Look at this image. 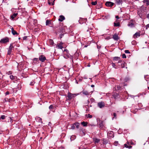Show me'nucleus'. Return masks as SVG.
Wrapping results in <instances>:
<instances>
[{
    "instance_id": "nucleus-1",
    "label": "nucleus",
    "mask_w": 149,
    "mask_h": 149,
    "mask_svg": "<svg viewBox=\"0 0 149 149\" xmlns=\"http://www.w3.org/2000/svg\"><path fill=\"white\" fill-rule=\"evenodd\" d=\"M136 23L135 21L133 19L130 20L127 24V26L130 27H133L135 26V24Z\"/></svg>"
},
{
    "instance_id": "nucleus-2",
    "label": "nucleus",
    "mask_w": 149,
    "mask_h": 149,
    "mask_svg": "<svg viewBox=\"0 0 149 149\" xmlns=\"http://www.w3.org/2000/svg\"><path fill=\"white\" fill-rule=\"evenodd\" d=\"M13 43H12L10 44V46H9L8 50V51L7 54L8 55H10L12 52V50L14 48V47L13 46Z\"/></svg>"
},
{
    "instance_id": "nucleus-3",
    "label": "nucleus",
    "mask_w": 149,
    "mask_h": 149,
    "mask_svg": "<svg viewBox=\"0 0 149 149\" xmlns=\"http://www.w3.org/2000/svg\"><path fill=\"white\" fill-rule=\"evenodd\" d=\"M9 39L8 37H6L1 39L0 42L1 43H5L9 42Z\"/></svg>"
},
{
    "instance_id": "nucleus-4",
    "label": "nucleus",
    "mask_w": 149,
    "mask_h": 149,
    "mask_svg": "<svg viewBox=\"0 0 149 149\" xmlns=\"http://www.w3.org/2000/svg\"><path fill=\"white\" fill-rule=\"evenodd\" d=\"M97 107L100 108H102L105 107V103L104 102L102 101L97 103Z\"/></svg>"
},
{
    "instance_id": "nucleus-5",
    "label": "nucleus",
    "mask_w": 149,
    "mask_h": 149,
    "mask_svg": "<svg viewBox=\"0 0 149 149\" xmlns=\"http://www.w3.org/2000/svg\"><path fill=\"white\" fill-rule=\"evenodd\" d=\"M118 63H121V67L122 68H125L127 65V64L125 62L122 61L121 60H119Z\"/></svg>"
},
{
    "instance_id": "nucleus-6",
    "label": "nucleus",
    "mask_w": 149,
    "mask_h": 149,
    "mask_svg": "<svg viewBox=\"0 0 149 149\" xmlns=\"http://www.w3.org/2000/svg\"><path fill=\"white\" fill-rule=\"evenodd\" d=\"M67 97L68 98L67 99L70 100L74 97V95L73 94H72L69 92H68V95Z\"/></svg>"
},
{
    "instance_id": "nucleus-7",
    "label": "nucleus",
    "mask_w": 149,
    "mask_h": 149,
    "mask_svg": "<svg viewBox=\"0 0 149 149\" xmlns=\"http://www.w3.org/2000/svg\"><path fill=\"white\" fill-rule=\"evenodd\" d=\"M114 4V3L111 1H107L106 2L105 5L107 6L112 7Z\"/></svg>"
},
{
    "instance_id": "nucleus-8",
    "label": "nucleus",
    "mask_w": 149,
    "mask_h": 149,
    "mask_svg": "<svg viewBox=\"0 0 149 149\" xmlns=\"http://www.w3.org/2000/svg\"><path fill=\"white\" fill-rule=\"evenodd\" d=\"M39 59L40 61L43 62L46 60V57L43 55H41L40 56Z\"/></svg>"
},
{
    "instance_id": "nucleus-9",
    "label": "nucleus",
    "mask_w": 149,
    "mask_h": 149,
    "mask_svg": "<svg viewBox=\"0 0 149 149\" xmlns=\"http://www.w3.org/2000/svg\"><path fill=\"white\" fill-rule=\"evenodd\" d=\"M63 43L62 42H60L59 43H58L57 45L56 46L58 47V49H62L63 48Z\"/></svg>"
},
{
    "instance_id": "nucleus-10",
    "label": "nucleus",
    "mask_w": 149,
    "mask_h": 149,
    "mask_svg": "<svg viewBox=\"0 0 149 149\" xmlns=\"http://www.w3.org/2000/svg\"><path fill=\"white\" fill-rule=\"evenodd\" d=\"M46 25L47 26L49 25V26L50 27H52V24L51 21L48 20H46Z\"/></svg>"
},
{
    "instance_id": "nucleus-11",
    "label": "nucleus",
    "mask_w": 149,
    "mask_h": 149,
    "mask_svg": "<svg viewBox=\"0 0 149 149\" xmlns=\"http://www.w3.org/2000/svg\"><path fill=\"white\" fill-rule=\"evenodd\" d=\"M11 29L12 33L13 35H18V33L14 30V29L13 28H12Z\"/></svg>"
},
{
    "instance_id": "nucleus-12",
    "label": "nucleus",
    "mask_w": 149,
    "mask_h": 149,
    "mask_svg": "<svg viewBox=\"0 0 149 149\" xmlns=\"http://www.w3.org/2000/svg\"><path fill=\"white\" fill-rule=\"evenodd\" d=\"M113 38L115 40H117L119 39V37L117 34H115L113 36Z\"/></svg>"
},
{
    "instance_id": "nucleus-13",
    "label": "nucleus",
    "mask_w": 149,
    "mask_h": 149,
    "mask_svg": "<svg viewBox=\"0 0 149 149\" xmlns=\"http://www.w3.org/2000/svg\"><path fill=\"white\" fill-rule=\"evenodd\" d=\"M93 139L95 144L98 143L100 141V139H97L96 138H93Z\"/></svg>"
},
{
    "instance_id": "nucleus-14",
    "label": "nucleus",
    "mask_w": 149,
    "mask_h": 149,
    "mask_svg": "<svg viewBox=\"0 0 149 149\" xmlns=\"http://www.w3.org/2000/svg\"><path fill=\"white\" fill-rule=\"evenodd\" d=\"M55 0H48V3L50 5H53L54 4Z\"/></svg>"
},
{
    "instance_id": "nucleus-15",
    "label": "nucleus",
    "mask_w": 149,
    "mask_h": 149,
    "mask_svg": "<svg viewBox=\"0 0 149 149\" xmlns=\"http://www.w3.org/2000/svg\"><path fill=\"white\" fill-rule=\"evenodd\" d=\"M65 19L63 15H60L58 19V21L60 22H62Z\"/></svg>"
},
{
    "instance_id": "nucleus-16",
    "label": "nucleus",
    "mask_w": 149,
    "mask_h": 149,
    "mask_svg": "<svg viewBox=\"0 0 149 149\" xmlns=\"http://www.w3.org/2000/svg\"><path fill=\"white\" fill-rule=\"evenodd\" d=\"M10 77L11 80H15L17 78V77L16 76H13V75H10Z\"/></svg>"
},
{
    "instance_id": "nucleus-17",
    "label": "nucleus",
    "mask_w": 149,
    "mask_h": 149,
    "mask_svg": "<svg viewBox=\"0 0 149 149\" xmlns=\"http://www.w3.org/2000/svg\"><path fill=\"white\" fill-rule=\"evenodd\" d=\"M140 33L136 32L134 35V38H136L140 36Z\"/></svg>"
},
{
    "instance_id": "nucleus-18",
    "label": "nucleus",
    "mask_w": 149,
    "mask_h": 149,
    "mask_svg": "<svg viewBox=\"0 0 149 149\" xmlns=\"http://www.w3.org/2000/svg\"><path fill=\"white\" fill-rule=\"evenodd\" d=\"M123 2V0H116V3L118 5H120L122 4Z\"/></svg>"
},
{
    "instance_id": "nucleus-19",
    "label": "nucleus",
    "mask_w": 149,
    "mask_h": 149,
    "mask_svg": "<svg viewBox=\"0 0 149 149\" xmlns=\"http://www.w3.org/2000/svg\"><path fill=\"white\" fill-rule=\"evenodd\" d=\"M17 15V13H13L11 16V18L12 20L14 19L15 17Z\"/></svg>"
},
{
    "instance_id": "nucleus-20",
    "label": "nucleus",
    "mask_w": 149,
    "mask_h": 149,
    "mask_svg": "<svg viewBox=\"0 0 149 149\" xmlns=\"http://www.w3.org/2000/svg\"><path fill=\"white\" fill-rule=\"evenodd\" d=\"M74 124L75 125V126L78 129L79 128V125H80V124L79 123L76 122L74 123Z\"/></svg>"
},
{
    "instance_id": "nucleus-21",
    "label": "nucleus",
    "mask_w": 149,
    "mask_h": 149,
    "mask_svg": "<svg viewBox=\"0 0 149 149\" xmlns=\"http://www.w3.org/2000/svg\"><path fill=\"white\" fill-rule=\"evenodd\" d=\"M81 124L83 125V126L84 127H86L87 126L88 123L87 122H85L84 121H83L81 123Z\"/></svg>"
},
{
    "instance_id": "nucleus-22",
    "label": "nucleus",
    "mask_w": 149,
    "mask_h": 149,
    "mask_svg": "<svg viewBox=\"0 0 149 149\" xmlns=\"http://www.w3.org/2000/svg\"><path fill=\"white\" fill-rule=\"evenodd\" d=\"M107 135L109 136L110 137H113L114 136L113 132L108 133Z\"/></svg>"
},
{
    "instance_id": "nucleus-23",
    "label": "nucleus",
    "mask_w": 149,
    "mask_h": 149,
    "mask_svg": "<svg viewBox=\"0 0 149 149\" xmlns=\"http://www.w3.org/2000/svg\"><path fill=\"white\" fill-rule=\"evenodd\" d=\"M99 125L100 127L102 128L103 127V122L102 121H100L99 124Z\"/></svg>"
},
{
    "instance_id": "nucleus-24",
    "label": "nucleus",
    "mask_w": 149,
    "mask_h": 149,
    "mask_svg": "<svg viewBox=\"0 0 149 149\" xmlns=\"http://www.w3.org/2000/svg\"><path fill=\"white\" fill-rule=\"evenodd\" d=\"M120 59V58L118 57H115L113 58V60L116 61L119 60Z\"/></svg>"
},
{
    "instance_id": "nucleus-25",
    "label": "nucleus",
    "mask_w": 149,
    "mask_h": 149,
    "mask_svg": "<svg viewBox=\"0 0 149 149\" xmlns=\"http://www.w3.org/2000/svg\"><path fill=\"white\" fill-rule=\"evenodd\" d=\"M83 94L86 95H89V93H88L87 91H83L82 92Z\"/></svg>"
},
{
    "instance_id": "nucleus-26",
    "label": "nucleus",
    "mask_w": 149,
    "mask_h": 149,
    "mask_svg": "<svg viewBox=\"0 0 149 149\" xmlns=\"http://www.w3.org/2000/svg\"><path fill=\"white\" fill-rule=\"evenodd\" d=\"M144 78L147 81H148V80H149V75H146L145 76Z\"/></svg>"
},
{
    "instance_id": "nucleus-27",
    "label": "nucleus",
    "mask_w": 149,
    "mask_h": 149,
    "mask_svg": "<svg viewBox=\"0 0 149 149\" xmlns=\"http://www.w3.org/2000/svg\"><path fill=\"white\" fill-rule=\"evenodd\" d=\"M76 138V136L75 135H72L71 136L70 139L71 141L73 140Z\"/></svg>"
},
{
    "instance_id": "nucleus-28",
    "label": "nucleus",
    "mask_w": 149,
    "mask_h": 149,
    "mask_svg": "<svg viewBox=\"0 0 149 149\" xmlns=\"http://www.w3.org/2000/svg\"><path fill=\"white\" fill-rule=\"evenodd\" d=\"M124 146L125 147L128 148L129 149L131 148L132 147V146H128L126 144H124Z\"/></svg>"
},
{
    "instance_id": "nucleus-29",
    "label": "nucleus",
    "mask_w": 149,
    "mask_h": 149,
    "mask_svg": "<svg viewBox=\"0 0 149 149\" xmlns=\"http://www.w3.org/2000/svg\"><path fill=\"white\" fill-rule=\"evenodd\" d=\"M143 2L144 3L146 2V4L147 6H148L149 5V0H144Z\"/></svg>"
},
{
    "instance_id": "nucleus-30",
    "label": "nucleus",
    "mask_w": 149,
    "mask_h": 149,
    "mask_svg": "<svg viewBox=\"0 0 149 149\" xmlns=\"http://www.w3.org/2000/svg\"><path fill=\"white\" fill-rule=\"evenodd\" d=\"M121 88V87L119 86H117L116 87H115V90H120Z\"/></svg>"
},
{
    "instance_id": "nucleus-31",
    "label": "nucleus",
    "mask_w": 149,
    "mask_h": 149,
    "mask_svg": "<svg viewBox=\"0 0 149 149\" xmlns=\"http://www.w3.org/2000/svg\"><path fill=\"white\" fill-rule=\"evenodd\" d=\"M114 26H120V23L119 22H118L117 23L114 22Z\"/></svg>"
},
{
    "instance_id": "nucleus-32",
    "label": "nucleus",
    "mask_w": 149,
    "mask_h": 149,
    "mask_svg": "<svg viewBox=\"0 0 149 149\" xmlns=\"http://www.w3.org/2000/svg\"><path fill=\"white\" fill-rule=\"evenodd\" d=\"M97 4V1H95V2H91V4L93 6H95Z\"/></svg>"
},
{
    "instance_id": "nucleus-33",
    "label": "nucleus",
    "mask_w": 149,
    "mask_h": 149,
    "mask_svg": "<svg viewBox=\"0 0 149 149\" xmlns=\"http://www.w3.org/2000/svg\"><path fill=\"white\" fill-rule=\"evenodd\" d=\"M49 42L51 45H53L54 42L52 40H50L49 41Z\"/></svg>"
},
{
    "instance_id": "nucleus-34",
    "label": "nucleus",
    "mask_w": 149,
    "mask_h": 149,
    "mask_svg": "<svg viewBox=\"0 0 149 149\" xmlns=\"http://www.w3.org/2000/svg\"><path fill=\"white\" fill-rule=\"evenodd\" d=\"M54 108V105L53 104L50 105L49 107V109L51 110L53 109Z\"/></svg>"
},
{
    "instance_id": "nucleus-35",
    "label": "nucleus",
    "mask_w": 149,
    "mask_h": 149,
    "mask_svg": "<svg viewBox=\"0 0 149 149\" xmlns=\"http://www.w3.org/2000/svg\"><path fill=\"white\" fill-rule=\"evenodd\" d=\"M6 118V116L4 115H2L1 116V119L3 120L4 119Z\"/></svg>"
},
{
    "instance_id": "nucleus-36",
    "label": "nucleus",
    "mask_w": 149,
    "mask_h": 149,
    "mask_svg": "<svg viewBox=\"0 0 149 149\" xmlns=\"http://www.w3.org/2000/svg\"><path fill=\"white\" fill-rule=\"evenodd\" d=\"M90 100L92 102H94L95 101V99L93 98H91L90 99Z\"/></svg>"
},
{
    "instance_id": "nucleus-37",
    "label": "nucleus",
    "mask_w": 149,
    "mask_h": 149,
    "mask_svg": "<svg viewBox=\"0 0 149 149\" xmlns=\"http://www.w3.org/2000/svg\"><path fill=\"white\" fill-rule=\"evenodd\" d=\"M122 56L123 58H126V56L125 54H122Z\"/></svg>"
},
{
    "instance_id": "nucleus-38",
    "label": "nucleus",
    "mask_w": 149,
    "mask_h": 149,
    "mask_svg": "<svg viewBox=\"0 0 149 149\" xmlns=\"http://www.w3.org/2000/svg\"><path fill=\"white\" fill-rule=\"evenodd\" d=\"M75 125L74 124V123L72 125L71 127V129H74L75 128Z\"/></svg>"
},
{
    "instance_id": "nucleus-39",
    "label": "nucleus",
    "mask_w": 149,
    "mask_h": 149,
    "mask_svg": "<svg viewBox=\"0 0 149 149\" xmlns=\"http://www.w3.org/2000/svg\"><path fill=\"white\" fill-rule=\"evenodd\" d=\"M92 117V116L91 115H90V114H88V115L87 118H91Z\"/></svg>"
},
{
    "instance_id": "nucleus-40",
    "label": "nucleus",
    "mask_w": 149,
    "mask_h": 149,
    "mask_svg": "<svg viewBox=\"0 0 149 149\" xmlns=\"http://www.w3.org/2000/svg\"><path fill=\"white\" fill-rule=\"evenodd\" d=\"M111 64H112V66H113V67L115 68H116L115 66H116V65H115V64L113 63H111Z\"/></svg>"
},
{
    "instance_id": "nucleus-41",
    "label": "nucleus",
    "mask_w": 149,
    "mask_h": 149,
    "mask_svg": "<svg viewBox=\"0 0 149 149\" xmlns=\"http://www.w3.org/2000/svg\"><path fill=\"white\" fill-rule=\"evenodd\" d=\"M125 53H130V52L128 50H125Z\"/></svg>"
},
{
    "instance_id": "nucleus-42",
    "label": "nucleus",
    "mask_w": 149,
    "mask_h": 149,
    "mask_svg": "<svg viewBox=\"0 0 149 149\" xmlns=\"http://www.w3.org/2000/svg\"><path fill=\"white\" fill-rule=\"evenodd\" d=\"M113 114L114 117L115 118H116V113H113Z\"/></svg>"
},
{
    "instance_id": "nucleus-43",
    "label": "nucleus",
    "mask_w": 149,
    "mask_h": 149,
    "mask_svg": "<svg viewBox=\"0 0 149 149\" xmlns=\"http://www.w3.org/2000/svg\"><path fill=\"white\" fill-rule=\"evenodd\" d=\"M34 83L35 82L34 81L31 82L30 83V85H33Z\"/></svg>"
},
{
    "instance_id": "nucleus-44",
    "label": "nucleus",
    "mask_w": 149,
    "mask_h": 149,
    "mask_svg": "<svg viewBox=\"0 0 149 149\" xmlns=\"http://www.w3.org/2000/svg\"><path fill=\"white\" fill-rule=\"evenodd\" d=\"M27 38V36H24L23 37V39L24 40H26Z\"/></svg>"
},
{
    "instance_id": "nucleus-45",
    "label": "nucleus",
    "mask_w": 149,
    "mask_h": 149,
    "mask_svg": "<svg viewBox=\"0 0 149 149\" xmlns=\"http://www.w3.org/2000/svg\"><path fill=\"white\" fill-rule=\"evenodd\" d=\"M33 61H37L38 60V58H34V59H33Z\"/></svg>"
},
{
    "instance_id": "nucleus-46",
    "label": "nucleus",
    "mask_w": 149,
    "mask_h": 149,
    "mask_svg": "<svg viewBox=\"0 0 149 149\" xmlns=\"http://www.w3.org/2000/svg\"><path fill=\"white\" fill-rule=\"evenodd\" d=\"M146 29H147L149 27V24H148L146 25Z\"/></svg>"
},
{
    "instance_id": "nucleus-47",
    "label": "nucleus",
    "mask_w": 149,
    "mask_h": 149,
    "mask_svg": "<svg viewBox=\"0 0 149 149\" xmlns=\"http://www.w3.org/2000/svg\"><path fill=\"white\" fill-rule=\"evenodd\" d=\"M118 143V142H116L114 143V145L116 146H117Z\"/></svg>"
},
{
    "instance_id": "nucleus-48",
    "label": "nucleus",
    "mask_w": 149,
    "mask_h": 149,
    "mask_svg": "<svg viewBox=\"0 0 149 149\" xmlns=\"http://www.w3.org/2000/svg\"><path fill=\"white\" fill-rule=\"evenodd\" d=\"M146 17L147 18L149 19V13L147 15Z\"/></svg>"
},
{
    "instance_id": "nucleus-49",
    "label": "nucleus",
    "mask_w": 149,
    "mask_h": 149,
    "mask_svg": "<svg viewBox=\"0 0 149 149\" xmlns=\"http://www.w3.org/2000/svg\"><path fill=\"white\" fill-rule=\"evenodd\" d=\"M8 72L9 73H8V74H11L12 73V72L11 71H10L9 72Z\"/></svg>"
},
{
    "instance_id": "nucleus-50",
    "label": "nucleus",
    "mask_w": 149,
    "mask_h": 149,
    "mask_svg": "<svg viewBox=\"0 0 149 149\" xmlns=\"http://www.w3.org/2000/svg\"><path fill=\"white\" fill-rule=\"evenodd\" d=\"M116 19H119V17L118 16H117V15L116 16Z\"/></svg>"
},
{
    "instance_id": "nucleus-51",
    "label": "nucleus",
    "mask_w": 149,
    "mask_h": 149,
    "mask_svg": "<svg viewBox=\"0 0 149 149\" xmlns=\"http://www.w3.org/2000/svg\"><path fill=\"white\" fill-rule=\"evenodd\" d=\"M6 95H8L9 94V92H7L6 93Z\"/></svg>"
},
{
    "instance_id": "nucleus-52",
    "label": "nucleus",
    "mask_w": 149,
    "mask_h": 149,
    "mask_svg": "<svg viewBox=\"0 0 149 149\" xmlns=\"http://www.w3.org/2000/svg\"><path fill=\"white\" fill-rule=\"evenodd\" d=\"M138 14L139 15V16H140V13H139V12H138Z\"/></svg>"
},
{
    "instance_id": "nucleus-53",
    "label": "nucleus",
    "mask_w": 149,
    "mask_h": 149,
    "mask_svg": "<svg viewBox=\"0 0 149 149\" xmlns=\"http://www.w3.org/2000/svg\"><path fill=\"white\" fill-rule=\"evenodd\" d=\"M87 66L88 67H90V64H88L87 65Z\"/></svg>"
},
{
    "instance_id": "nucleus-54",
    "label": "nucleus",
    "mask_w": 149,
    "mask_h": 149,
    "mask_svg": "<svg viewBox=\"0 0 149 149\" xmlns=\"http://www.w3.org/2000/svg\"><path fill=\"white\" fill-rule=\"evenodd\" d=\"M94 85H91V87H94Z\"/></svg>"
},
{
    "instance_id": "nucleus-55",
    "label": "nucleus",
    "mask_w": 149,
    "mask_h": 149,
    "mask_svg": "<svg viewBox=\"0 0 149 149\" xmlns=\"http://www.w3.org/2000/svg\"><path fill=\"white\" fill-rule=\"evenodd\" d=\"M82 129H83L82 128H80V130H82Z\"/></svg>"
},
{
    "instance_id": "nucleus-56",
    "label": "nucleus",
    "mask_w": 149,
    "mask_h": 149,
    "mask_svg": "<svg viewBox=\"0 0 149 149\" xmlns=\"http://www.w3.org/2000/svg\"><path fill=\"white\" fill-rule=\"evenodd\" d=\"M127 144H128V145H129V142H127Z\"/></svg>"
},
{
    "instance_id": "nucleus-57",
    "label": "nucleus",
    "mask_w": 149,
    "mask_h": 149,
    "mask_svg": "<svg viewBox=\"0 0 149 149\" xmlns=\"http://www.w3.org/2000/svg\"><path fill=\"white\" fill-rule=\"evenodd\" d=\"M145 43L146 44H147V41H146V42H145Z\"/></svg>"
},
{
    "instance_id": "nucleus-58",
    "label": "nucleus",
    "mask_w": 149,
    "mask_h": 149,
    "mask_svg": "<svg viewBox=\"0 0 149 149\" xmlns=\"http://www.w3.org/2000/svg\"><path fill=\"white\" fill-rule=\"evenodd\" d=\"M103 144H105V142H103Z\"/></svg>"
},
{
    "instance_id": "nucleus-59",
    "label": "nucleus",
    "mask_w": 149,
    "mask_h": 149,
    "mask_svg": "<svg viewBox=\"0 0 149 149\" xmlns=\"http://www.w3.org/2000/svg\"><path fill=\"white\" fill-rule=\"evenodd\" d=\"M148 89L149 90V87H148Z\"/></svg>"
},
{
    "instance_id": "nucleus-60",
    "label": "nucleus",
    "mask_w": 149,
    "mask_h": 149,
    "mask_svg": "<svg viewBox=\"0 0 149 149\" xmlns=\"http://www.w3.org/2000/svg\"><path fill=\"white\" fill-rule=\"evenodd\" d=\"M125 80H126L125 81H127V80H126V79H125Z\"/></svg>"
},
{
    "instance_id": "nucleus-61",
    "label": "nucleus",
    "mask_w": 149,
    "mask_h": 149,
    "mask_svg": "<svg viewBox=\"0 0 149 149\" xmlns=\"http://www.w3.org/2000/svg\"><path fill=\"white\" fill-rule=\"evenodd\" d=\"M72 62H73V60L72 59Z\"/></svg>"
},
{
    "instance_id": "nucleus-62",
    "label": "nucleus",
    "mask_w": 149,
    "mask_h": 149,
    "mask_svg": "<svg viewBox=\"0 0 149 149\" xmlns=\"http://www.w3.org/2000/svg\"><path fill=\"white\" fill-rule=\"evenodd\" d=\"M19 39H20V38H19Z\"/></svg>"
},
{
    "instance_id": "nucleus-63",
    "label": "nucleus",
    "mask_w": 149,
    "mask_h": 149,
    "mask_svg": "<svg viewBox=\"0 0 149 149\" xmlns=\"http://www.w3.org/2000/svg\"><path fill=\"white\" fill-rule=\"evenodd\" d=\"M68 1V0H66V1Z\"/></svg>"
},
{
    "instance_id": "nucleus-64",
    "label": "nucleus",
    "mask_w": 149,
    "mask_h": 149,
    "mask_svg": "<svg viewBox=\"0 0 149 149\" xmlns=\"http://www.w3.org/2000/svg\"><path fill=\"white\" fill-rule=\"evenodd\" d=\"M139 104V105H141V104Z\"/></svg>"
}]
</instances>
